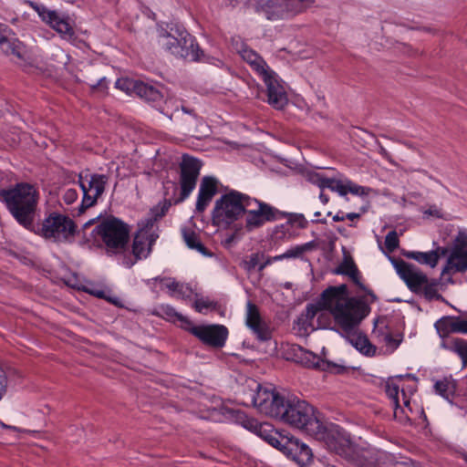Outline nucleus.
Here are the masks:
<instances>
[{
  "label": "nucleus",
  "instance_id": "f257e3e1",
  "mask_svg": "<svg viewBox=\"0 0 467 467\" xmlns=\"http://www.w3.org/2000/svg\"><path fill=\"white\" fill-rule=\"evenodd\" d=\"M319 311H331L335 322L347 333H350L361 321L368 316L371 307L364 297H348V288L346 284L338 286H328L315 303L306 307L296 324L298 330L307 333L308 328L315 330L313 319Z\"/></svg>",
  "mask_w": 467,
  "mask_h": 467
},
{
  "label": "nucleus",
  "instance_id": "f03ea898",
  "mask_svg": "<svg viewBox=\"0 0 467 467\" xmlns=\"http://www.w3.org/2000/svg\"><path fill=\"white\" fill-rule=\"evenodd\" d=\"M281 420L316 440L326 441L337 454L348 456V451L350 450V446H337L329 443L330 433L318 418L316 409L306 401L298 399L288 400Z\"/></svg>",
  "mask_w": 467,
  "mask_h": 467
},
{
  "label": "nucleus",
  "instance_id": "7ed1b4c3",
  "mask_svg": "<svg viewBox=\"0 0 467 467\" xmlns=\"http://www.w3.org/2000/svg\"><path fill=\"white\" fill-rule=\"evenodd\" d=\"M0 199L16 223L26 230L36 220L39 200L38 190L28 182L0 190Z\"/></svg>",
  "mask_w": 467,
  "mask_h": 467
},
{
  "label": "nucleus",
  "instance_id": "20e7f679",
  "mask_svg": "<svg viewBox=\"0 0 467 467\" xmlns=\"http://www.w3.org/2000/svg\"><path fill=\"white\" fill-rule=\"evenodd\" d=\"M253 197L230 190L223 193L214 203L212 211V222L214 226L229 228L245 215L248 206H253Z\"/></svg>",
  "mask_w": 467,
  "mask_h": 467
},
{
  "label": "nucleus",
  "instance_id": "39448f33",
  "mask_svg": "<svg viewBox=\"0 0 467 467\" xmlns=\"http://www.w3.org/2000/svg\"><path fill=\"white\" fill-rule=\"evenodd\" d=\"M240 55L264 80L267 91V102L275 109H282L287 104V95L284 87L276 78L275 73L269 68L265 59L255 51L244 47Z\"/></svg>",
  "mask_w": 467,
  "mask_h": 467
},
{
  "label": "nucleus",
  "instance_id": "423d86ee",
  "mask_svg": "<svg viewBox=\"0 0 467 467\" xmlns=\"http://www.w3.org/2000/svg\"><path fill=\"white\" fill-rule=\"evenodd\" d=\"M130 226L121 219L110 215L103 219L93 230L94 238L99 237L102 241L106 254L113 256L124 254L130 242Z\"/></svg>",
  "mask_w": 467,
  "mask_h": 467
},
{
  "label": "nucleus",
  "instance_id": "0eeeda50",
  "mask_svg": "<svg viewBox=\"0 0 467 467\" xmlns=\"http://www.w3.org/2000/svg\"><path fill=\"white\" fill-rule=\"evenodd\" d=\"M27 231L53 242L67 241L69 237L76 235L78 225L67 215L52 212L42 223H32Z\"/></svg>",
  "mask_w": 467,
  "mask_h": 467
},
{
  "label": "nucleus",
  "instance_id": "6e6552de",
  "mask_svg": "<svg viewBox=\"0 0 467 467\" xmlns=\"http://www.w3.org/2000/svg\"><path fill=\"white\" fill-rule=\"evenodd\" d=\"M306 2L309 0H247L246 5L267 20H279L303 12Z\"/></svg>",
  "mask_w": 467,
  "mask_h": 467
},
{
  "label": "nucleus",
  "instance_id": "1a4fd4ad",
  "mask_svg": "<svg viewBox=\"0 0 467 467\" xmlns=\"http://www.w3.org/2000/svg\"><path fill=\"white\" fill-rule=\"evenodd\" d=\"M384 389L393 407L395 417H398L399 411L404 412L400 401H402L404 408L411 411L410 396L416 391L414 379L411 380L410 385H406L405 379L402 376L389 379L384 384Z\"/></svg>",
  "mask_w": 467,
  "mask_h": 467
},
{
  "label": "nucleus",
  "instance_id": "9d476101",
  "mask_svg": "<svg viewBox=\"0 0 467 467\" xmlns=\"http://www.w3.org/2000/svg\"><path fill=\"white\" fill-rule=\"evenodd\" d=\"M202 162L198 158L187 153L182 157L180 163V196L173 201V203L179 204L186 200L194 190Z\"/></svg>",
  "mask_w": 467,
  "mask_h": 467
},
{
  "label": "nucleus",
  "instance_id": "9b49d317",
  "mask_svg": "<svg viewBox=\"0 0 467 467\" xmlns=\"http://www.w3.org/2000/svg\"><path fill=\"white\" fill-rule=\"evenodd\" d=\"M249 400H251V398ZM252 400L255 402L254 407L259 412L279 420L284 416L288 402L271 386H264L263 389L257 393V399L253 398Z\"/></svg>",
  "mask_w": 467,
  "mask_h": 467
},
{
  "label": "nucleus",
  "instance_id": "f8f14e48",
  "mask_svg": "<svg viewBox=\"0 0 467 467\" xmlns=\"http://www.w3.org/2000/svg\"><path fill=\"white\" fill-rule=\"evenodd\" d=\"M442 338V347L449 350H467V341L451 337V333H463L462 317L446 316L441 317L434 325Z\"/></svg>",
  "mask_w": 467,
  "mask_h": 467
},
{
  "label": "nucleus",
  "instance_id": "ddd939ff",
  "mask_svg": "<svg viewBox=\"0 0 467 467\" xmlns=\"http://www.w3.org/2000/svg\"><path fill=\"white\" fill-rule=\"evenodd\" d=\"M253 206H248L245 212V229L248 233L262 227L266 222L280 220V215H285L277 208L253 198Z\"/></svg>",
  "mask_w": 467,
  "mask_h": 467
},
{
  "label": "nucleus",
  "instance_id": "4468645a",
  "mask_svg": "<svg viewBox=\"0 0 467 467\" xmlns=\"http://www.w3.org/2000/svg\"><path fill=\"white\" fill-rule=\"evenodd\" d=\"M31 7L37 13L41 20L59 34L61 38L74 41L77 38L75 30L67 16H61L56 10H50L43 5L31 3Z\"/></svg>",
  "mask_w": 467,
  "mask_h": 467
},
{
  "label": "nucleus",
  "instance_id": "2eb2a0df",
  "mask_svg": "<svg viewBox=\"0 0 467 467\" xmlns=\"http://www.w3.org/2000/svg\"><path fill=\"white\" fill-rule=\"evenodd\" d=\"M184 37L178 42L167 41L165 48L173 56L193 62H208L210 57L206 56L200 47L196 38L191 34H184Z\"/></svg>",
  "mask_w": 467,
  "mask_h": 467
},
{
  "label": "nucleus",
  "instance_id": "dca6fc26",
  "mask_svg": "<svg viewBox=\"0 0 467 467\" xmlns=\"http://www.w3.org/2000/svg\"><path fill=\"white\" fill-rule=\"evenodd\" d=\"M399 276L414 294H420L422 286L428 282V276L415 265L400 258L388 256Z\"/></svg>",
  "mask_w": 467,
  "mask_h": 467
},
{
  "label": "nucleus",
  "instance_id": "f3484780",
  "mask_svg": "<svg viewBox=\"0 0 467 467\" xmlns=\"http://www.w3.org/2000/svg\"><path fill=\"white\" fill-rule=\"evenodd\" d=\"M109 177L106 174L93 173L90 175L88 185L83 182L82 173L78 174V182L82 190L83 197L78 208V213H84L87 209L94 206L105 192Z\"/></svg>",
  "mask_w": 467,
  "mask_h": 467
},
{
  "label": "nucleus",
  "instance_id": "a211bd4d",
  "mask_svg": "<svg viewBox=\"0 0 467 467\" xmlns=\"http://www.w3.org/2000/svg\"><path fill=\"white\" fill-rule=\"evenodd\" d=\"M278 450L301 466L309 464L313 460V452L309 446L293 436L285 435V438H281Z\"/></svg>",
  "mask_w": 467,
  "mask_h": 467
},
{
  "label": "nucleus",
  "instance_id": "6ab92c4d",
  "mask_svg": "<svg viewBox=\"0 0 467 467\" xmlns=\"http://www.w3.org/2000/svg\"><path fill=\"white\" fill-rule=\"evenodd\" d=\"M281 358L306 368L327 370L337 365L325 358V352H281Z\"/></svg>",
  "mask_w": 467,
  "mask_h": 467
},
{
  "label": "nucleus",
  "instance_id": "aec40b11",
  "mask_svg": "<svg viewBox=\"0 0 467 467\" xmlns=\"http://www.w3.org/2000/svg\"><path fill=\"white\" fill-rule=\"evenodd\" d=\"M191 333L205 345L216 348H223L228 337V329L223 325L194 326Z\"/></svg>",
  "mask_w": 467,
  "mask_h": 467
},
{
  "label": "nucleus",
  "instance_id": "412c9836",
  "mask_svg": "<svg viewBox=\"0 0 467 467\" xmlns=\"http://www.w3.org/2000/svg\"><path fill=\"white\" fill-rule=\"evenodd\" d=\"M243 426L276 449L280 447L281 438H285V436L277 431L271 424L266 422L262 423L252 418L246 417L243 420Z\"/></svg>",
  "mask_w": 467,
  "mask_h": 467
},
{
  "label": "nucleus",
  "instance_id": "4be33fe9",
  "mask_svg": "<svg viewBox=\"0 0 467 467\" xmlns=\"http://www.w3.org/2000/svg\"><path fill=\"white\" fill-rule=\"evenodd\" d=\"M0 49L5 56H13L19 60H25L26 46L16 37L12 28L10 32L0 36Z\"/></svg>",
  "mask_w": 467,
  "mask_h": 467
},
{
  "label": "nucleus",
  "instance_id": "5701e85b",
  "mask_svg": "<svg viewBox=\"0 0 467 467\" xmlns=\"http://www.w3.org/2000/svg\"><path fill=\"white\" fill-rule=\"evenodd\" d=\"M217 180L212 176H204L202 179L196 201V211L198 213H202L217 193Z\"/></svg>",
  "mask_w": 467,
  "mask_h": 467
},
{
  "label": "nucleus",
  "instance_id": "b1692460",
  "mask_svg": "<svg viewBox=\"0 0 467 467\" xmlns=\"http://www.w3.org/2000/svg\"><path fill=\"white\" fill-rule=\"evenodd\" d=\"M134 93L155 108H159L164 101V95L160 88L140 80L134 85Z\"/></svg>",
  "mask_w": 467,
  "mask_h": 467
},
{
  "label": "nucleus",
  "instance_id": "393cba45",
  "mask_svg": "<svg viewBox=\"0 0 467 467\" xmlns=\"http://www.w3.org/2000/svg\"><path fill=\"white\" fill-rule=\"evenodd\" d=\"M264 386L255 379L247 378L238 389V401L244 406H254L255 402L250 400L253 398L257 399V393L263 389Z\"/></svg>",
  "mask_w": 467,
  "mask_h": 467
},
{
  "label": "nucleus",
  "instance_id": "a878e982",
  "mask_svg": "<svg viewBox=\"0 0 467 467\" xmlns=\"http://www.w3.org/2000/svg\"><path fill=\"white\" fill-rule=\"evenodd\" d=\"M182 238L190 249L198 251L204 256L211 257L213 253L201 242L200 235L189 227L182 228Z\"/></svg>",
  "mask_w": 467,
  "mask_h": 467
},
{
  "label": "nucleus",
  "instance_id": "bb28decb",
  "mask_svg": "<svg viewBox=\"0 0 467 467\" xmlns=\"http://www.w3.org/2000/svg\"><path fill=\"white\" fill-rule=\"evenodd\" d=\"M402 254L408 259H413L419 264L427 265L431 268L437 265V255L434 252L403 251Z\"/></svg>",
  "mask_w": 467,
  "mask_h": 467
},
{
  "label": "nucleus",
  "instance_id": "cd10ccee",
  "mask_svg": "<svg viewBox=\"0 0 467 467\" xmlns=\"http://www.w3.org/2000/svg\"><path fill=\"white\" fill-rule=\"evenodd\" d=\"M467 251V234L460 231L457 236L454 239L453 245L451 249V253L449 254V263L452 260H456L457 262L462 259V256H458L457 254L464 255V253Z\"/></svg>",
  "mask_w": 467,
  "mask_h": 467
},
{
  "label": "nucleus",
  "instance_id": "c85d7f7f",
  "mask_svg": "<svg viewBox=\"0 0 467 467\" xmlns=\"http://www.w3.org/2000/svg\"><path fill=\"white\" fill-rule=\"evenodd\" d=\"M144 244L145 238L139 233H136L132 243V254L134 259L124 261V265H126V266L131 267L138 260H140L142 256L147 257L150 252L148 251L147 254H144Z\"/></svg>",
  "mask_w": 467,
  "mask_h": 467
},
{
  "label": "nucleus",
  "instance_id": "c756f323",
  "mask_svg": "<svg viewBox=\"0 0 467 467\" xmlns=\"http://www.w3.org/2000/svg\"><path fill=\"white\" fill-rule=\"evenodd\" d=\"M435 391L443 397L445 400H450L453 398L456 390V383L453 379L444 378L436 381L434 384Z\"/></svg>",
  "mask_w": 467,
  "mask_h": 467
},
{
  "label": "nucleus",
  "instance_id": "7c9ffc66",
  "mask_svg": "<svg viewBox=\"0 0 467 467\" xmlns=\"http://www.w3.org/2000/svg\"><path fill=\"white\" fill-rule=\"evenodd\" d=\"M393 464L394 458L391 454L379 451L370 456L368 467H392Z\"/></svg>",
  "mask_w": 467,
  "mask_h": 467
},
{
  "label": "nucleus",
  "instance_id": "2f4dec72",
  "mask_svg": "<svg viewBox=\"0 0 467 467\" xmlns=\"http://www.w3.org/2000/svg\"><path fill=\"white\" fill-rule=\"evenodd\" d=\"M172 204L174 203L171 200L164 198L162 201L159 202L158 204L150 209L149 215L156 218V221H159L166 215Z\"/></svg>",
  "mask_w": 467,
  "mask_h": 467
},
{
  "label": "nucleus",
  "instance_id": "473e14b6",
  "mask_svg": "<svg viewBox=\"0 0 467 467\" xmlns=\"http://www.w3.org/2000/svg\"><path fill=\"white\" fill-rule=\"evenodd\" d=\"M262 323L259 309L256 305L248 301L247 303V316H246V325L250 328L256 327L259 324Z\"/></svg>",
  "mask_w": 467,
  "mask_h": 467
},
{
  "label": "nucleus",
  "instance_id": "72a5a7b5",
  "mask_svg": "<svg viewBox=\"0 0 467 467\" xmlns=\"http://www.w3.org/2000/svg\"><path fill=\"white\" fill-rule=\"evenodd\" d=\"M285 215H280V219L287 218L286 224H296L299 229H306L308 226V222L302 213H294L283 212Z\"/></svg>",
  "mask_w": 467,
  "mask_h": 467
},
{
  "label": "nucleus",
  "instance_id": "f704fd0d",
  "mask_svg": "<svg viewBox=\"0 0 467 467\" xmlns=\"http://www.w3.org/2000/svg\"><path fill=\"white\" fill-rule=\"evenodd\" d=\"M184 34H190L184 27L174 26L168 30H162L161 36L167 38V41L178 42L184 37Z\"/></svg>",
  "mask_w": 467,
  "mask_h": 467
},
{
  "label": "nucleus",
  "instance_id": "c9c22d12",
  "mask_svg": "<svg viewBox=\"0 0 467 467\" xmlns=\"http://www.w3.org/2000/svg\"><path fill=\"white\" fill-rule=\"evenodd\" d=\"M351 345L357 350H376V347L371 345L368 337L364 335H353V338L350 339Z\"/></svg>",
  "mask_w": 467,
  "mask_h": 467
},
{
  "label": "nucleus",
  "instance_id": "e433bc0d",
  "mask_svg": "<svg viewBox=\"0 0 467 467\" xmlns=\"http://www.w3.org/2000/svg\"><path fill=\"white\" fill-rule=\"evenodd\" d=\"M306 178L307 182L314 185H317L319 189H321V191L326 189L327 182H328V177L325 176L322 173L313 171H307L306 174Z\"/></svg>",
  "mask_w": 467,
  "mask_h": 467
},
{
  "label": "nucleus",
  "instance_id": "4c0bfd02",
  "mask_svg": "<svg viewBox=\"0 0 467 467\" xmlns=\"http://www.w3.org/2000/svg\"><path fill=\"white\" fill-rule=\"evenodd\" d=\"M421 293L423 294L424 298L429 302L432 300H437L447 303L446 299L442 296V295L438 293V289L436 287H432L429 285H424L422 286Z\"/></svg>",
  "mask_w": 467,
  "mask_h": 467
},
{
  "label": "nucleus",
  "instance_id": "58836bf2",
  "mask_svg": "<svg viewBox=\"0 0 467 467\" xmlns=\"http://www.w3.org/2000/svg\"><path fill=\"white\" fill-rule=\"evenodd\" d=\"M346 190L348 191V193L350 192L358 196H366L368 195L370 192H372L371 188L358 185L349 180L347 181Z\"/></svg>",
  "mask_w": 467,
  "mask_h": 467
},
{
  "label": "nucleus",
  "instance_id": "ea45409f",
  "mask_svg": "<svg viewBox=\"0 0 467 467\" xmlns=\"http://www.w3.org/2000/svg\"><path fill=\"white\" fill-rule=\"evenodd\" d=\"M327 182H327L326 188L331 190L332 192H337L340 196H346L348 194L346 184H344L342 181L337 180L335 178H328Z\"/></svg>",
  "mask_w": 467,
  "mask_h": 467
},
{
  "label": "nucleus",
  "instance_id": "a19ab883",
  "mask_svg": "<svg viewBox=\"0 0 467 467\" xmlns=\"http://www.w3.org/2000/svg\"><path fill=\"white\" fill-rule=\"evenodd\" d=\"M400 245L398 234L395 230L388 233L385 237V246L389 253L394 252Z\"/></svg>",
  "mask_w": 467,
  "mask_h": 467
},
{
  "label": "nucleus",
  "instance_id": "79ce46f5",
  "mask_svg": "<svg viewBox=\"0 0 467 467\" xmlns=\"http://www.w3.org/2000/svg\"><path fill=\"white\" fill-rule=\"evenodd\" d=\"M402 339L403 336L400 333H397L395 335L387 333L383 336V340L386 344V347L392 349L398 348Z\"/></svg>",
  "mask_w": 467,
  "mask_h": 467
},
{
  "label": "nucleus",
  "instance_id": "37998d69",
  "mask_svg": "<svg viewBox=\"0 0 467 467\" xmlns=\"http://www.w3.org/2000/svg\"><path fill=\"white\" fill-rule=\"evenodd\" d=\"M261 258H264V254L254 253L249 256L248 260H244L242 262V266L244 270L251 272L255 267L258 268Z\"/></svg>",
  "mask_w": 467,
  "mask_h": 467
},
{
  "label": "nucleus",
  "instance_id": "c03bdc74",
  "mask_svg": "<svg viewBox=\"0 0 467 467\" xmlns=\"http://www.w3.org/2000/svg\"><path fill=\"white\" fill-rule=\"evenodd\" d=\"M354 268H358V266L356 265V264H355L354 260L352 259V257L348 256V257H345L344 261L337 267L333 269L332 272L335 275H345L344 273H341L339 271L340 270H345L348 273H350V272H352V270H354Z\"/></svg>",
  "mask_w": 467,
  "mask_h": 467
},
{
  "label": "nucleus",
  "instance_id": "a18cd8bd",
  "mask_svg": "<svg viewBox=\"0 0 467 467\" xmlns=\"http://www.w3.org/2000/svg\"><path fill=\"white\" fill-rule=\"evenodd\" d=\"M317 314V328H327L332 322L333 314L331 311H319Z\"/></svg>",
  "mask_w": 467,
  "mask_h": 467
},
{
  "label": "nucleus",
  "instance_id": "49530a36",
  "mask_svg": "<svg viewBox=\"0 0 467 467\" xmlns=\"http://www.w3.org/2000/svg\"><path fill=\"white\" fill-rule=\"evenodd\" d=\"M216 306H217V302L209 301L208 299H204L202 297L196 299L193 303L194 309L199 313H202L203 311V309H208V308L215 309Z\"/></svg>",
  "mask_w": 467,
  "mask_h": 467
},
{
  "label": "nucleus",
  "instance_id": "de8ad7c7",
  "mask_svg": "<svg viewBox=\"0 0 467 467\" xmlns=\"http://www.w3.org/2000/svg\"><path fill=\"white\" fill-rule=\"evenodd\" d=\"M139 83V80L129 78H119L115 83V87L124 91H132L134 93V85Z\"/></svg>",
  "mask_w": 467,
  "mask_h": 467
},
{
  "label": "nucleus",
  "instance_id": "09e8293b",
  "mask_svg": "<svg viewBox=\"0 0 467 467\" xmlns=\"http://www.w3.org/2000/svg\"><path fill=\"white\" fill-rule=\"evenodd\" d=\"M162 313L167 317L168 319L176 318L179 321L189 323L186 317L176 312V310L171 306H162L161 307Z\"/></svg>",
  "mask_w": 467,
  "mask_h": 467
},
{
  "label": "nucleus",
  "instance_id": "8fccbe9b",
  "mask_svg": "<svg viewBox=\"0 0 467 467\" xmlns=\"http://www.w3.org/2000/svg\"><path fill=\"white\" fill-rule=\"evenodd\" d=\"M339 272L344 273L345 275H348L360 290L366 289V285L361 282V275L358 268H354V270H352L350 273H348L345 270H340Z\"/></svg>",
  "mask_w": 467,
  "mask_h": 467
},
{
  "label": "nucleus",
  "instance_id": "3c124183",
  "mask_svg": "<svg viewBox=\"0 0 467 467\" xmlns=\"http://www.w3.org/2000/svg\"><path fill=\"white\" fill-rule=\"evenodd\" d=\"M251 329L256 334L257 337L262 341H265L271 338V331L264 323H261L256 327Z\"/></svg>",
  "mask_w": 467,
  "mask_h": 467
},
{
  "label": "nucleus",
  "instance_id": "603ef678",
  "mask_svg": "<svg viewBox=\"0 0 467 467\" xmlns=\"http://www.w3.org/2000/svg\"><path fill=\"white\" fill-rule=\"evenodd\" d=\"M156 222H157L156 218H153L151 216L140 220L138 223L137 233H139L140 234H141V233H143V232L147 233L149 230H150L153 227V225Z\"/></svg>",
  "mask_w": 467,
  "mask_h": 467
},
{
  "label": "nucleus",
  "instance_id": "864d4df0",
  "mask_svg": "<svg viewBox=\"0 0 467 467\" xmlns=\"http://www.w3.org/2000/svg\"><path fill=\"white\" fill-rule=\"evenodd\" d=\"M154 281H159L161 283H164L165 286L174 292H177L179 288L181 287L182 284L176 282L174 279L171 277H161L157 276L153 278Z\"/></svg>",
  "mask_w": 467,
  "mask_h": 467
},
{
  "label": "nucleus",
  "instance_id": "5fc2aeb1",
  "mask_svg": "<svg viewBox=\"0 0 467 467\" xmlns=\"http://www.w3.org/2000/svg\"><path fill=\"white\" fill-rule=\"evenodd\" d=\"M88 85L91 92L100 91L106 93L108 90V81L106 77H102L96 83H90Z\"/></svg>",
  "mask_w": 467,
  "mask_h": 467
},
{
  "label": "nucleus",
  "instance_id": "6e6d98bb",
  "mask_svg": "<svg viewBox=\"0 0 467 467\" xmlns=\"http://www.w3.org/2000/svg\"><path fill=\"white\" fill-rule=\"evenodd\" d=\"M243 234V225L240 224L239 227L235 228V231L233 234L227 236L224 241V246L229 247L232 243H234L236 239H240Z\"/></svg>",
  "mask_w": 467,
  "mask_h": 467
},
{
  "label": "nucleus",
  "instance_id": "4d7b16f0",
  "mask_svg": "<svg viewBox=\"0 0 467 467\" xmlns=\"http://www.w3.org/2000/svg\"><path fill=\"white\" fill-rule=\"evenodd\" d=\"M8 384V379L5 371L2 367H0V400L4 397L6 392Z\"/></svg>",
  "mask_w": 467,
  "mask_h": 467
},
{
  "label": "nucleus",
  "instance_id": "13d9d810",
  "mask_svg": "<svg viewBox=\"0 0 467 467\" xmlns=\"http://www.w3.org/2000/svg\"><path fill=\"white\" fill-rule=\"evenodd\" d=\"M78 199V192L75 189H67L63 196V200L67 204L73 203Z\"/></svg>",
  "mask_w": 467,
  "mask_h": 467
},
{
  "label": "nucleus",
  "instance_id": "bf43d9fd",
  "mask_svg": "<svg viewBox=\"0 0 467 467\" xmlns=\"http://www.w3.org/2000/svg\"><path fill=\"white\" fill-rule=\"evenodd\" d=\"M457 255L462 256V259L457 262V265H455V271L459 273H464L467 271V250L466 253H464V255Z\"/></svg>",
  "mask_w": 467,
  "mask_h": 467
},
{
  "label": "nucleus",
  "instance_id": "052dcab7",
  "mask_svg": "<svg viewBox=\"0 0 467 467\" xmlns=\"http://www.w3.org/2000/svg\"><path fill=\"white\" fill-rule=\"evenodd\" d=\"M303 255L300 248L298 245H296L290 249H288L286 252H285V257L286 259H290V258H299Z\"/></svg>",
  "mask_w": 467,
  "mask_h": 467
},
{
  "label": "nucleus",
  "instance_id": "680f3d73",
  "mask_svg": "<svg viewBox=\"0 0 467 467\" xmlns=\"http://www.w3.org/2000/svg\"><path fill=\"white\" fill-rule=\"evenodd\" d=\"M177 293L182 296V298L189 299L192 295V289L190 285H184L182 284Z\"/></svg>",
  "mask_w": 467,
  "mask_h": 467
},
{
  "label": "nucleus",
  "instance_id": "e2e57ef3",
  "mask_svg": "<svg viewBox=\"0 0 467 467\" xmlns=\"http://www.w3.org/2000/svg\"><path fill=\"white\" fill-rule=\"evenodd\" d=\"M431 252H434L437 255V264L439 263L440 258L444 257L451 253L448 247L439 245L435 249L431 250Z\"/></svg>",
  "mask_w": 467,
  "mask_h": 467
},
{
  "label": "nucleus",
  "instance_id": "0e129e2a",
  "mask_svg": "<svg viewBox=\"0 0 467 467\" xmlns=\"http://www.w3.org/2000/svg\"><path fill=\"white\" fill-rule=\"evenodd\" d=\"M298 246H299L302 254H304V253H306L307 251H311L314 248H316L317 244H316L315 241H310V242H307L306 244H300Z\"/></svg>",
  "mask_w": 467,
  "mask_h": 467
},
{
  "label": "nucleus",
  "instance_id": "69168bd1",
  "mask_svg": "<svg viewBox=\"0 0 467 467\" xmlns=\"http://www.w3.org/2000/svg\"><path fill=\"white\" fill-rule=\"evenodd\" d=\"M455 265H457L456 260H452L451 263H449V257L447 258V262L445 266L442 268L441 276H443L446 273H448L451 269L455 270Z\"/></svg>",
  "mask_w": 467,
  "mask_h": 467
},
{
  "label": "nucleus",
  "instance_id": "338daca9",
  "mask_svg": "<svg viewBox=\"0 0 467 467\" xmlns=\"http://www.w3.org/2000/svg\"><path fill=\"white\" fill-rule=\"evenodd\" d=\"M87 292L89 295H92V296H94L98 298H101V299H106V296H107L106 292L103 290L93 289V290H87Z\"/></svg>",
  "mask_w": 467,
  "mask_h": 467
},
{
  "label": "nucleus",
  "instance_id": "774afa93",
  "mask_svg": "<svg viewBox=\"0 0 467 467\" xmlns=\"http://www.w3.org/2000/svg\"><path fill=\"white\" fill-rule=\"evenodd\" d=\"M367 212L366 208H361V213H348L345 215L346 219H348L350 221H353L355 219L360 218L362 213H365Z\"/></svg>",
  "mask_w": 467,
  "mask_h": 467
}]
</instances>
